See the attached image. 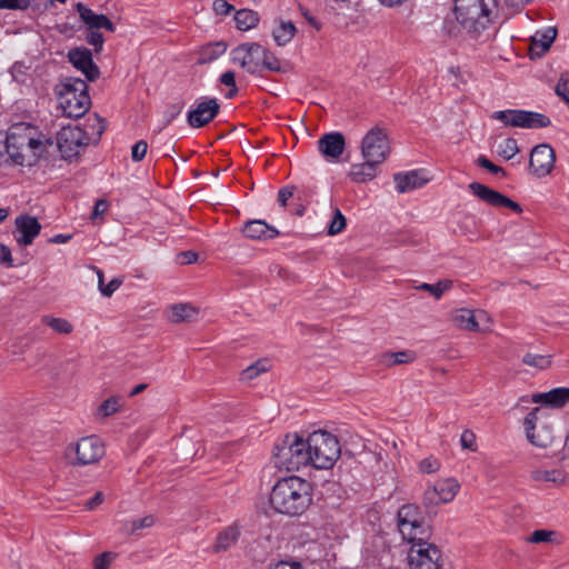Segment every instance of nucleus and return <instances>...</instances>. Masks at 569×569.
I'll use <instances>...</instances> for the list:
<instances>
[{
	"label": "nucleus",
	"instance_id": "1",
	"mask_svg": "<svg viewBox=\"0 0 569 569\" xmlns=\"http://www.w3.org/2000/svg\"><path fill=\"white\" fill-rule=\"evenodd\" d=\"M6 140L11 162L23 167L36 164L47 151L48 146L52 144V141L40 133L36 127L24 122L11 126Z\"/></svg>",
	"mask_w": 569,
	"mask_h": 569
},
{
	"label": "nucleus",
	"instance_id": "2",
	"mask_svg": "<svg viewBox=\"0 0 569 569\" xmlns=\"http://www.w3.org/2000/svg\"><path fill=\"white\" fill-rule=\"evenodd\" d=\"M312 500V487L310 482L298 477L290 476L277 481L270 493L272 508L283 515L299 516Z\"/></svg>",
	"mask_w": 569,
	"mask_h": 569
},
{
	"label": "nucleus",
	"instance_id": "3",
	"mask_svg": "<svg viewBox=\"0 0 569 569\" xmlns=\"http://www.w3.org/2000/svg\"><path fill=\"white\" fill-rule=\"evenodd\" d=\"M273 462L278 469L297 471L309 466L311 456L307 451V439L297 433L286 435L273 448Z\"/></svg>",
	"mask_w": 569,
	"mask_h": 569
},
{
	"label": "nucleus",
	"instance_id": "4",
	"mask_svg": "<svg viewBox=\"0 0 569 569\" xmlns=\"http://www.w3.org/2000/svg\"><path fill=\"white\" fill-rule=\"evenodd\" d=\"M307 451L311 456L309 466L316 469H330L341 455V446L338 438L325 430H317L307 438Z\"/></svg>",
	"mask_w": 569,
	"mask_h": 569
},
{
	"label": "nucleus",
	"instance_id": "5",
	"mask_svg": "<svg viewBox=\"0 0 569 569\" xmlns=\"http://www.w3.org/2000/svg\"><path fill=\"white\" fill-rule=\"evenodd\" d=\"M496 0H455L458 22L469 32L479 33L490 22Z\"/></svg>",
	"mask_w": 569,
	"mask_h": 569
},
{
	"label": "nucleus",
	"instance_id": "6",
	"mask_svg": "<svg viewBox=\"0 0 569 569\" xmlns=\"http://www.w3.org/2000/svg\"><path fill=\"white\" fill-rule=\"evenodd\" d=\"M88 89L87 82L80 78L66 80L59 93V104L66 117L80 118L88 112L91 106Z\"/></svg>",
	"mask_w": 569,
	"mask_h": 569
},
{
	"label": "nucleus",
	"instance_id": "7",
	"mask_svg": "<svg viewBox=\"0 0 569 569\" xmlns=\"http://www.w3.org/2000/svg\"><path fill=\"white\" fill-rule=\"evenodd\" d=\"M398 528L403 539L409 542L428 540L430 531L425 523L419 508L405 505L398 510Z\"/></svg>",
	"mask_w": 569,
	"mask_h": 569
},
{
	"label": "nucleus",
	"instance_id": "8",
	"mask_svg": "<svg viewBox=\"0 0 569 569\" xmlns=\"http://www.w3.org/2000/svg\"><path fill=\"white\" fill-rule=\"evenodd\" d=\"M491 119L502 122L507 127L522 129H539L550 126V119L539 112L522 109H507L495 111Z\"/></svg>",
	"mask_w": 569,
	"mask_h": 569
},
{
	"label": "nucleus",
	"instance_id": "9",
	"mask_svg": "<svg viewBox=\"0 0 569 569\" xmlns=\"http://www.w3.org/2000/svg\"><path fill=\"white\" fill-rule=\"evenodd\" d=\"M363 159L383 162L390 153V146L386 131L379 127L370 129L361 141Z\"/></svg>",
	"mask_w": 569,
	"mask_h": 569
},
{
	"label": "nucleus",
	"instance_id": "10",
	"mask_svg": "<svg viewBox=\"0 0 569 569\" xmlns=\"http://www.w3.org/2000/svg\"><path fill=\"white\" fill-rule=\"evenodd\" d=\"M70 449L76 455L72 463L77 466L97 463L106 453L104 443L97 436L83 437Z\"/></svg>",
	"mask_w": 569,
	"mask_h": 569
},
{
	"label": "nucleus",
	"instance_id": "11",
	"mask_svg": "<svg viewBox=\"0 0 569 569\" xmlns=\"http://www.w3.org/2000/svg\"><path fill=\"white\" fill-rule=\"evenodd\" d=\"M409 565L411 569H439L440 551L428 540L411 542Z\"/></svg>",
	"mask_w": 569,
	"mask_h": 569
},
{
	"label": "nucleus",
	"instance_id": "12",
	"mask_svg": "<svg viewBox=\"0 0 569 569\" xmlns=\"http://www.w3.org/2000/svg\"><path fill=\"white\" fill-rule=\"evenodd\" d=\"M540 408H533L525 418V429L527 439L536 447L547 448L553 441L552 429L546 425L538 428Z\"/></svg>",
	"mask_w": 569,
	"mask_h": 569
},
{
	"label": "nucleus",
	"instance_id": "13",
	"mask_svg": "<svg viewBox=\"0 0 569 569\" xmlns=\"http://www.w3.org/2000/svg\"><path fill=\"white\" fill-rule=\"evenodd\" d=\"M86 133L79 126H64L58 132L57 144L64 158L78 154L79 149L88 146Z\"/></svg>",
	"mask_w": 569,
	"mask_h": 569
},
{
	"label": "nucleus",
	"instance_id": "14",
	"mask_svg": "<svg viewBox=\"0 0 569 569\" xmlns=\"http://www.w3.org/2000/svg\"><path fill=\"white\" fill-rule=\"evenodd\" d=\"M459 488L458 481L452 478L439 480L425 491L423 502L426 506L448 503L455 499Z\"/></svg>",
	"mask_w": 569,
	"mask_h": 569
},
{
	"label": "nucleus",
	"instance_id": "15",
	"mask_svg": "<svg viewBox=\"0 0 569 569\" xmlns=\"http://www.w3.org/2000/svg\"><path fill=\"white\" fill-rule=\"evenodd\" d=\"M220 106L216 98L197 101L187 113V122L191 128H202L219 113Z\"/></svg>",
	"mask_w": 569,
	"mask_h": 569
},
{
	"label": "nucleus",
	"instance_id": "16",
	"mask_svg": "<svg viewBox=\"0 0 569 569\" xmlns=\"http://www.w3.org/2000/svg\"><path fill=\"white\" fill-rule=\"evenodd\" d=\"M555 161L556 154L553 149L547 143H541L531 150L529 169L539 178L546 177L551 172Z\"/></svg>",
	"mask_w": 569,
	"mask_h": 569
},
{
	"label": "nucleus",
	"instance_id": "17",
	"mask_svg": "<svg viewBox=\"0 0 569 569\" xmlns=\"http://www.w3.org/2000/svg\"><path fill=\"white\" fill-rule=\"evenodd\" d=\"M469 189L473 196H476L477 198H479L480 200L490 206L506 207L511 209L516 213L522 212V208L520 207L519 203L480 182H471L469 184Z\"/></svg>",
	"mask_w": 569,
	"mask_h": 569
},
{
	"label": "nucleus",
	"instance_id": "18",
	"mask_svg": "<svg viewBox=\"0 0 569 569\" xmlns=\"http://www.w3.org/2000/svg\"><path fill=\"white\" fill-rule=\"evenodd\" d=\"M38 219L30 214H20L14 220L13 236L21 247L30 246L41 231Z\"/></svg>",
	"mask_w": 569,
	"mask_h": 569
},
{
	"label": "nucleus",
	"instance_id": "19",
	"mask_svg": "<svg viewBox=\"0 0 569 569\" xmlns=\"http://www.w3.org/2000/svg\"><path fill=\"white\" fill-rule=\"evenodd\" d=\"M68 60L74 68L84 74L87 80L94 81L99 78V68L93 62L92 53L88 48L77 47L70 49L68 52Z\"/></svg>",
	"mask_w": 569,
	"mask_h": 569
},
{
	"label": "nucleus",
	"instance_id": "20",
	"mask_svg": "<svg viewBox=\"0 0 569 569\" xmlns=\"http://www.w3.org/2000/svg\"><path fill=\"white\" fill-rule=\"evenodd\" d=\"M346 140L341 132L323 134L318 140V150L328 160H337L345 151Z\"/></svg>",
	"mask_w": 569,
	"mask_h": 569
},
{
	"label": "nucleus",
	"instance_id": "21",
	"mask_svg": "<svg viewBox=\"0 0 569 569\" xmlns=\"http://www.w3.org/2000/svg\"><path fill=\"white\" fill-rule=\"evenodd\" d=\"M76 10L80 16V19L88 26L90 30L106 29L110 32L114 31L113 22L102 13H96L93 10L87 8L83 3L79 2L76 4Z\"/></svg>",
	"mask_w": 569,
	"mask_h": 569
},
{
	"label": "nucleus",
	"instance_id": "22",
	"mask_svg": "<svg viewBox=\"0 0 569 569\" xmlns=\"http://www.w3.org/2000/svg\"><path fill=\"white\" fill-rule=\"evenodd\" d=\"M531 401L549 408H561L569 402V388H555L548 392L532 395Z\"/></svg>",
	"mask_w": 569,
	"mask_h": 569
},
{
	"label": "nucleus",
	"instance_id": "23",
	"mask_svg": "<svg viewBox=\"0 0 569 569\" xmlns=\"http://www.w3.org/2000/svg\"><path fill=\"white\" fill-rule=\"evenodd\" d=\"M530 479L535 482H550L562 485L567 480V473L561 468H548L546 466H532L530 470Z\"/></svg>",
	"mask_w": 569,
	"mask_h": 569
},
{
	"label": "nucleus",
	"instance_id": "24",
	"mask_svg": "<svg viewBox=\"0 0 569 569\" xmlns=\"http://www.w3.org/2000/svg\"><path fill=\"white\" fill-rule=\"evenodd\" d=\"M242 232H243L244 237L252 239V240L272 239L279 234V232H278V230H276V228L269 226L263 220L248 221L244 224Z\"/></svg>",
	"mask_w": 569,
	"mask_h": 569
},
{
	"label": "nucleus",
	"instance_id": "25",
	"mask_svg": "<svg viewBox=\"0 0 569 569\" xmlns=\"http://www.w3.org/2000/svg\"><path fill=\"white\" fill-rule=\"evenodd\" d=\"M382 162L372 159H365V162L351 166L349 176L352 181L365 183L377 176L378 166Z\"/></svg>",
	"mask_w": 569,
	"mask_h": 569
},
{
	"label": "nucleus",
	"instance_id": "26",
	"mask_svg": "<svg viewBox=\"0 0 569 569\" xmlns=\"http://www.w3.org/2000/svg\"><path fill=\"white\" fill-rule=\"evenodd\" d=\"M393 180L396 182V188L400 193L421 188L427 183V179L422 178L416 170L405 173H396L393 176Z\"/></svg>",
	"mask_w": 569,
	"mask_h": 569
},
{
	"label": "nucleus",
	"instance_id": "27",
	"mask_svg": "<svg viewBox=\"0 0 569 569\" xmlns=\"http://www.w3.org/2000/svg\"><path fill=\"white\" fill-rule=\"evenodd\" d=\"M452 321L460 329L470 330V331H487L488 330V326H485V327L479 326V321L477 320L476 312L470 309H467V308H461V309L457 310L452 317Z\"/></svg>",
	"mask_w": 569,
	"mask_h": 569
},
{
	"label": "nucleus",
	"instance_id": "28",
	"mask_svg": "<svg viewBox=\"0 0 569 569\" xmlns=\"http://www.w3.org/2000/svg\"><path fill=\"white\" fill-rule=\"evenodd\" d=\"M81 129L86 133V140L88 144H96L99 142L103 131L106 130V122L99 116L93 114L92 117L86 119V122Z\"/></svg>",
	"mask_w": 569,
	"mask_h": 569
},
{
	"label": "nucleus",
	"instance_id": "29",
	"mask_svg": "<svg viewBox=\"0 0 569 569\" xmlns=\"http://www.w3.org/2000/svg\"><path fill=\"white\" fill-rule=\"evenodd\" d=\"M297 32L296 26L291 21H280L272 30V38L278 46L289 43Z\"/></svg>",
	"mask_w": 569,
	"mask_h": 569
},
{
	"label": "nucleus",
	"instance_id": "30",
	"mask_svg": "<svg viewBox=\"0 0 569 569\" xmlns=\"http://www.w3.org/2000/svg\"><path fill=\"white\" fill-rule=\"evenodd\" d=\"M556 34L557 32L553 28H548L542 32L537 31L531 38V50H537L540 53L548 51L556 38Z\"/></svg>",
	"mask_w": 569,
	"mask_h": 569
},
{
	"label": "nucleus",
	"instance_id": "31",
	"mask_svg": "<svg viewBox=\"0 0 569 569\" xmlns=\"http://www.w3.org/2000/svg\"><path fill=\"white\" fill-rule=\"evenodd\" d=\"M240 536V530L237 526H229L223 531H221L214 543L216 551H224L233 546Z\"/></svg>",
	"mask_w": 569,
	"mask_h": 569
},
{
	"label": "nucleus",
	"instance_id": "32",
	"mask_svg": "<svg viewBox=\"0 0 569 569\" xmlns=\"http://www.w3.org/2000/svg\"><path fill=\"white\" fill-rule=\"evenodd\" d=\"M198 309L190 303H178L172 307L171 321L183 322L193 321L197 319Z\"/></svg>",
	"mask_w": 569,
	"mask_h": 569
},
{
	"label": "nucleus",
	"instance_id": "33",
	"mask_svg": "<svg viewBox=\"0 0 569 569\" xmlns=\"http://www.w3.org/2000/svg\"><path fill=\"white\" fill-rule=\"evenodd\" d=\"M263 56V47L259 43H246L247 71L256 73L260 68V57Z\"/></svg>",
	"mask_w": 569,
	"mask_h": 569
},
{
	"label": "nucleus",
	"instance_id": "34",
	"mask_svg": "<svg viewBox=\"0 0 569 569\" xmlns=\"http://www.w3.org/2000/svg\"><path fill=\"white\" fill-rule=\"evenodd\" d=\"M226 50L227 46L224 42L209 43L201 49L199 53V62H211L218 59L220 56H222L226 52Z\"/></svg>",
	"mask_w": 569,
	"mask_h": 569
},
{
	"label": "nucleus",
	"instance_id": "35",
	"mask_svg": "<svg viewBox=\"0 0 569 569\" xmlns=\"http://www.w3.org/2000/svg\"><path fill=\"white\" fill-rule=\"evenodd\" d=\"M236 26L239 30L247 31L259 22L258 14L252 10H239L234 17Z\"/></svg>",
	"mask_w": 569,
	"mask_h": 569
},
{
	"label": "nucleus",
	"instance_id": "36",
	"mask_svg": "<svg viewBox=\"0 0 569 569\" xmlns=\"http://www.w3.org/2000/svg\"><path fill=\"white\" fill-rule=\"evenodd\" d=\"M271 365L268 359H260L256 361L254 363L247 367L241 372V380L242 381H251L254 378H257L259 375L267 372L270 369Z\"/></svg>",
	"mask_w": 569,
	"mask_h": 569
},
{
	"label": "nucleus",
	"instance_id": "37",
	"mask_svg": "<svg viewBox=\"0 0 569 569\" xmlns=\"http://www.w3.org/2000/svg\"><path fill=\"white\" fill-rule=\"evenodd\" d=\"M41 322L50 327L53 331L61 335H69L73 330V326L67 319L43 316Z\"/></svg>",
	"mask_w": 569,
	"mask_h": 569
},
{
	"label": "nucleus",
	"instance_id": "38",
	"mask_svg": "<svg viewBox=\"0 0 569 569\" xmlns=\"http://www.w3.org/2000/svg\"><path fill=\"white\" fill-rule=\"evenodd\" d=\"M521 362L526 366L537 368L539 370L547 369L551 365L550 356L527 352Z\"/></svg>",
	"mask_w": 569,
	"mask_h": 569
},
{
	"label": "nucleus",
	"instance_id": "39",
	"mask_svg": "<svg viewBox=\"0 0 569 569\" xmlns=\"http://www.w3.org/2000/svg\"><path fill=\"white\" fill-rule=\"evenodd\" d=\"M157 519L153 515H148L139 519H133L127 523V532L130 535L137 533L141 529L151 528Z\"/></svg>",
	"mask_w": 569,
	"mask_h": 569
},
{
	"label": "nucleus",
	"instance_id": "40",
	"mask_svg": "<svg viewBox=\"0 0 569 569\" xmlns=\"http://www.w3.org/2000/svg\"><path fill=\"white\" fill-rule=\"evenodd\" d=\"M451 284H452V282L449 280H441L435 284L426 283V282L421 283L420 286L417 287V289L427 291L431 296H433L436 299H440L441 296L443 295V292L446 290H448L451 287Z\"/></svg>",
	"mask_w": 569,
	"mask_h": 569
},
{
	"label": "nucleus",
	"instance_id": "41",
	"mask_svg": "<svg viewBox=\"0 0 569 569\" xmlns=\"http://www.w3.org/2000/svg\"><path fill=\"white\" fill-rule=\"evenodd\" d=\"M260 67L276 72L283 71L280 60L266 48H263V56L260 57Z\"/></svg>",
	"mask_w": 569,
	"mask_h": 569
},
{
	"label": "nucleus",
	"instance_id": "42",
	"mask_svg": "<svg viewBox=\"0 0 569 569\" xmlns=\"http://www.w3.org/2000/svg\"><path fill=\"white\" fill-rule=\"evenodd\" d=\"M519 152L517 140L513 138H507L501 144L499 153L506 160L512 159Z\"/></svg>",
	"mask_w": 569,
	"mask_h": 569
},
{
	"label": "nucleus",
	"instance_id": "43",
	"mask_svg": "<svg viewBox=\"0 0 569 569\" xmlns=\"http://www.w3.org/2000/svg\"><path fill=\"white\" fill-rule=\"evenodd\" d=\"M346 228V218L341 211L336 208L333 218L328 228V234L335 236L340 233Z\"/></svg>",
	"mask_w": 569,
	"mask_h": 569
},
{
	"label": "nucleus",
	"instance_id": "44",
	"mask_svg": "<svg viewBox=\"0 0 569 569\" xmlns=\"http://www.w3.org/2000/svg\"><path fill=\"white\" fill-rule=\"evenodd\" d=\"M118 410H119V399L116 397H110L107 400H104L99 406V409H98L99 413L102 417H109V416L116 413Z\"/></svg>",
	"mask_w": 569,
	"mask_h": 569
},
{
	"label": "nucleus",
	"instance_id": "45",
	"mask_svg": "<svg viewBox=\"0 0 569 569\" xmlns=\"http://www.w3.org/2000/svg\"><path fill=\"white\" fill-rule=\"evenodd\" d=\"M389 358L392 359V361L389 362V365L409 363L415 360V353L409 350H402V351L390 353Z\"/></svg>",
	"mask_w": 569,
	"mask_h": 569
},
{
	"label": "nucleus",
	"instance_id": "46",
	"mask_svg": "<svg viewBox=\"0 0 569 569\" xmlns=\"http://www.w3.org/2000/svg\"><path fill=\"white\" fill-rule=\"evenodd\" d=\"M183 103L176 102L170 104L163 113L164 126L170 124L182 112Z\"/></svg>",
	"mask_w": 569,
	"mask_h": 569
},
{
	"label": "nucleus",
	"instance_id": "47",
	"mask_svg": "<svg viewBox=\"0 0 569 569\" xmlns=\"http://www.w3.org/2000/svg\"><path fill=\"white\" fill-rule=\"evenodd\" d=\"M86 40L89 44L94 47L96 52H100L103 48L104 38L101 32L97 30H89Z\"/></svg>",
	"mask_w": 569,
	"mask_h": 569
},
{
	"label": "nucleus",
	"instance_id": "48",
	"mask_svg": "<svg viewBox=\"0 0 569 569\" xmlns=\"http://www.w3.org/2000/svg\"><path fill=\"white\" fill-rule=\"evenodd\" d=\"M231 60L247 70L246 43H242L231 51Z\"/></svg>",
	"mask_w": 569,
	"mask_h": 569
},
{
	"label": "nucleus",
	"instance_id": "49",
	"mask_svg": "<svg viewBox=\"0 0 569 569\" xmlns=\"http://www.w3.org/2000/svg\"><path fill=\"white\" fill-rule=\"evenodd\" d=\"M553 535L555 531L551 530H535L528 538V541L531 543L549 542Z\"/></svg>",
	"mask_w": 569,
	"mask_h": 569
},
{
	"label": "nucleus",
	"instance_id": "50",
	"mask_svg": "<svg viewBox=\"0 0 569 569\" xmlns=\"http://www.w3.org/2000/svg\"><path fill=\"white\" fill-rule=\"evenodd\" d=\"M148 151V143L144 140H139L131 150V159L134 162L141 161Z\"/></svg>",
	"mask_w": 569,
	"mask_h": 569
},
{
	"label": "nucleus",
	"instance_id": "51",
	"mask_svg": "<svg viewBox=\"0 0 569 569\" xmlns=\"http://www.w3.org/2000/svg\"><path fill=\"white\" fill-rule=\"evenodd\" d=\"M440 467V462L438 459L433 457H428L420 461L419 469L423 473H432L436 472Z\"/></svg>",
	"mask_w": 569,
	"mask_h": 569
},
{
	"label": "nucleus",
	"instance_id": "52",
	"mask_svg": "<svg viewBox=\"0 0 569 569\" xmlns=\"http://www.w3.org/2000/svg\"><path fill=\"white\" fill-rule=\"evenodd\" d=\"M460 443L463 449L476 451V435L471 430H465L460 437Z\"/></svg>",
	"mask_w": 569,
	"mask_h": 569
},
{
	"label": "nucleus",
	"instance_id": "53",
	"mask_svg": "<svg viewBox=\"0 0 569 569\" xmlns=\"http://www.w3.org/2000/svg\"><path fill=\"white\" fill-rule=\"evenodd\" d=\"M113 558L114 555L112 552H102L93 560L94 569H108Z\"/></svg>",
	"mask_w": 569,
	"mask_h": 569
},
{
	"label": "nucleus",
	"instance_id": "54",
	"mask_svg": "<svg viewBox=\"0 0 569 569\" xmlns=\"http://www.w3.org/2000/svg\"><path fill=\"white\" fill-rule=\"evenodd\" d=\"M30 6V0H0V9H27Z\"/></svg>",
	"mask_w": 569,
	"mask_h": 569
},
{
	"label": "nucleus",
	"instance_id": "55",
	"mask_svg": "<svg viewBox=\"0 0 569 569\" xmlns=\"http://www.w3.org/2000/svg\"><path fill=\"white\" fill-rule=\"evenodd\" d=\"M477 163L483 168V169H487L489 172L493 173V174H499V173H502L505 174V170L495 164L493 162H491L487 157L485 156H480L478 159H477Z\"/></svg>",
	"mask_w": 569,
	"mask_h": 569
},
{
	"label": "nucleus",
	"instance_id": "56",
	"mask_svg": "<svg viewBox=\"0 0 569 569\" xmlns=\"http://www.w3.org/2000/svg\"><path fill=\"white\" fill-rule=\"evenodd\" d=\"M122 280L119 278H114L109 281L108 284L101 286V295L104 297H111L113 292L121 286Z\"/></svg>",
	"mask_w": 569,
	"mask_h": 569
},
{
	"label": "nucleus",
	"instance_id": "57",
	"mask_svg": "<svg viewBox=\"0 0 569 569\" xmlns=\"http://www.w3.org/2000/svg\"><path fill=\"white\" fill-rule=\"evenodd\" d=\"M269 569H305V567L299 561L282 560L272 565Z\"/></svg>",
	"mask_w": 569,
	"mask_h": 569
},
{
	"label": "nucleus",
	"instance_id": "58",
	"mask_svg": "<svg viewBox=\"0 0 569 569\" xmlns=\"http://www.w3.org/2000/svg\"><path fill=\"white\" fill-rule=\"evenodd\" d=\"M296 188L295 187H284L278 192V202L284 207L287 206L288 200L293 196Z\"/></svg>",
	"mask_w": 569,
	"mask_h": 569
},
{
	"label": "nucleus",
	"instance_id": "59",
	"mask_svg": "<svg viewBox=\"0 0 569 569\" xmlns=\"http://www.w3.org/2000/svg\"><path fill=\"white\" fill-rule=\"evenodd\" d=\"M11 161L9 146L6 139L0 138V166Z\"/></svg>",
	"mask_w": 569,
	"mask_h": 569
},
{
	"label": "nucleus",
	"instance_id": "60",
	"mask_svg": "<svg viewBox=\"0 0 569 569\" xmlns=\"http://www.w3.org/2000/svg\"><path fill=\"white\" fill-rule=\"evenodd\" d=\"M233 7L229 4L226 0H214L213 1V10L218 14H228Z\"/></svg>",
	"mask_w": 569,
	"mask_h": 569
},
{
	"label": "nucleus",
	"instance_id": "61",
	"mask_svg": "<svg viewBox=\"0 0 569 569\" xmlns=\"http://www.w3.org/2000/svg\"><path fill=\"white\" fill-rule=\"evenodd\" d=\"M107 210H108V202L103 199L98 200L93 208L92 218L97 219V218L103 216Z\"/></svg>",
	"mask_w": 569,
	"mask_h": 569
},
{
	"label": "nucleus",
	"instance_id": "62",
	"mask_svg": "<svg viewBox=\"0 0 569 569\" xmlns=\"http://www.w3.org/2000/svg\"><path fill=\"white\" fill-rule=\"evenodd\" d=\"M220 82L227 87H234L236 84V74L233 71H226L220 77Z\"/></svg>",
	"mask_w": 569,
	"mask_h": 569
},
{
	"label": "nucleus",
	"instance_id": "63",
	"mask_svg": "<svg viewBox=\"0 0 569 569\" xmlns=\"http://www.w3.org/2000/svg\"><path fill=\"white\" fill-rule=\"evenodd\" d=\"M182 264H190L198 260V253L193 251H183L179 254Z\"/></svg>",
	"mask_w": 569,
	"mask_h": 569
},
{
	"label": "nucleus",
	"instance_id": "64",
	"mask_svg": "<svg viewBox=\"0 0 569 569\" xmlns=\"http://www.w3.org/2000/svg\"><path fill=\"white\" fill-rule=\"evenodd\" d=\"M104 500V496L102 492H97L87 503L86 507L91 510L98 505H100Z\"/></svg>",
	"mask_w": 569,
	"mask_h": 569
}]
</instances>
